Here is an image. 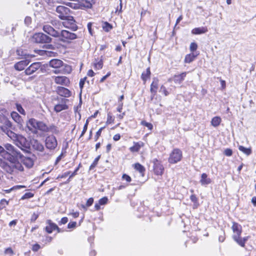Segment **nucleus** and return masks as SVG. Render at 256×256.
I'll return each mask as SVG.
<instances>
[{"label": "nucleus", "mask_w": 256, "mask_h": 256, "mask_svg": "<svg viewBox=\"0 0 256 256\" xmlns=\"http://www.w3.org/2000/svg\"><path fill=\"white\" fill-rule=\"evenodd\" d=\"M4 148L8 156L3 158L8 160L10 163L0 158V166L10 174L16 173L18 171H22L24 168L22 164L17 160L18 158L22 156L21 152L10 144H6Z\"/></svg>", "instance_id": "nucleus-1"}, {"label": "nucleus", "mask_w": 256, "mask_h": 256, "mask_svg": "<svg viewBox=\"0 0 256 256\" xmlns=\"http://www.w3.org/2000/svg\"><path fill=\"white\" fill-rule=\"evenodd\" d=\"M1 122L3 124V126L0 127L1 130L13 140L14 143L18 147L24 152L28 151L26 146V138L22 135L16 134L10 129L12 126L11 122L4 116L2 118Z\"/></svg>", "instance_id": "nucleus-2"}, {"label": "nucleus", "mask_w": 256, "mask_h": 256, "mask_svg": "<svg viewBox=\"0 0 256 256\" xmlns=\"http://www.w3.org/2000/svg\"><path fill=\"white\" fill-rule=\"evenodd\" d=\"M28 144L26 143V146L28 149V151L24 152L26 154H28V156H24L22 154V156L21 158H18L20 159L22 162L23 163L24 165H25L27 168H32L34 164V160L36 159V156L34 154H32L30 152V148L28 146Z\"/></svg>", "instance_id": "nucleus-3"}, {"label": "nucleus", "mask_w": 256, "mask_h": 256, "mask_svg": "<svg viewBox=\"0 0 256 256\" xmlns=\"http://www.w3.org/2000/svg\"><path fill=\"white\" fill-rule=\"evenodd\" d=\"M59 40L64 42L69 43L78 38L77 35L66 30H61L58 32Z\"/></svg>", "instance_id": "nucleus-4"}, {"label": "nucleus", "mask_w": 256, "mask_h": 256, "mask_svg": "<svg viewBox=\"0 0 256 256\" xmlns=\"http://www.w3.org/2000/svg\"><path fill=\"white\" fill-rule=\"evenodd\" d=\"M182 158V152L178 148H174L170 153L168 158V162L176 164L180 161Z\"/></svg>", "instance_id": "nucleus-5"}, {"label": "nucleus", "mask_w": 256, "mask_h": 256, "mask_svg": "<svg viewBox=\"0 0 256 256\" xmlns=\"http://www.w3.org/2000/svg\"><path fill=\"white\" fill-rule=\"evenodd\" d=\"M45 146L50 150H54L58 146V141L53 135L48 136L45 140Z\"/></svg>", "instance_id": "nucleus-6"}, {"label": "nucleus", "mask_w": 256, "mask_h": 256, "mask_svg": "<svg viewBox=\"0 0 256 256\" xmlns=\"http://www.w3.org/2000/svg\"><path fill=\"white\" fill-rule=\"evenodd\" d=\"M33 40L36 43H49L52 41V38L47 35L39 32L33 36Z\"/></svg>", "instance_id": "nucleus-7"}, {"label": "nucleus", "mask_w": 256, "mask_h": 256, "mask_svg": "<svg viewBox=\"0 0 256 256\" xmlns=\"http://www.w3.org/2000/svg\"><path fill=\"white\" fill-rule=\"evenodd\" d=\"M56 12L58 14V17L62 20H64L66 18H68L71 13L70 9L64 6H57Z\"/></svg>", "instance_id": "nucleus-8"}, {"label": "nucleus", "mask_w": 256, "mask_h": 256, "mask_svg": "<svg viewBox=\"0 0 256 256\" xmlns=\"http://www.w3.org/2000/svg\"><path fill=\"white\" fill-rule=\"evenodd\" d=\"M64 22H62V24L66 28H68L73 31H76L78 30V26L76 24V21L74 20L73 16H68L66 18Z\"/></svg>", "instance_id": "nucleus-9"}, {"label": "nucleus", "mask_w": 256, "mask_h": 256, "mask_svg": "<svg viewBox=\"0 0 256 256\" xmlns=\"http://www.w3.org/2000/svg\"><path fill=\"white\" fill-rule=\"evenodd\" d=\"M152 162L154 164V171L156 175H162L164 172V168L161 164V162L157 159L154 158Z\"/></svg>", "instance_id": "nucleus-10"}, {"label": "nucleus", "mask_w": 256, "mask_h": 256, "mask_svg": "<svg viewBox=\"0 0 256 256\" xmlns=\"http://www.w3.org/2000/svg\"><path fill=\"white\" fill-rule=\"evenodd\" d=\"M44 31L50 34V36L57 38L59 36V30H56L53 26L49 24H45L43 26Z\"/></svg>", "instance_id": "nucleus-11"}, {"label": "nucleus", "mask_w": 256, "mask_h": 256, "mask_svg": "<svg viewBox=\"0 0 256 256\" xmlns=\"http://www.w3.org/2000/svg\"><path fill=\"white\" fill-rule=\"evenodd\" d=\"M40 66V62H34L25 70L24 72L26 75H30L38 70Z\"/></svg>", "instance_id": "nucleus-12"}, {"label": "nucleus", "mask_w": 256, "mask_h": 256, "mask_svg": "<svg viewBox=\"0 0 256 256\" xmlns=\"http://www.w3.org/2000/svg\"><path fill=\"white\" fill-rule=\"evenodd\" d=\"M54 82L57 84L65 86H68L70 82L69 79L65 76H55Z\"/></svg>", "instance_id": "nucleus-13"}, {"label": "nucleus", "mask_w": 256, "mask_h": 256, "mask_svg": "<svg viewBox=\"0 0 256 256\" xmlns=\"http://www.w3.org/2000/svg\"><path fill=\"white\" fill-rule=\"evenodd\" d=\"M68 101V100L66 98H62V104H58L54 106V110L56 112H59L62 110H66L68 109V106L66 104V102Z\"/></svg>", "instance_id": "nucleus-14"}, {"label": "nucleus", "mask_w": 256, "mask_h": 256, "mask_svg": "<svg viewBox=\"0 0 256 256\" xmlns=\"http://www.w3.org/2000/svg\"><path fill=\"white\" fill-rule=\"evenodd\" d=\"M57 93L60 96L68 98L71 96V92L68 88L62 87L58 86L56 90Z\"/></svg>", "instance_id": "nucleus-15"}, {"label": "nucleus", "mask_w": 256, "mask_h": 256, "mask_svg": "<svg viewBox=\"0 0 256 256\" xmlns=\"http://www.w3.org/2000/svg\"><path fill=\"white\" fill-rule=\"evenodd\" d=\"M29 63L30 61L28 60H22L16 63L14 66V68L16 70L21 71L24 70Z\"/></svg>", "instance_id": "nucleus-16"}, {"label": "nucleus", "mask_w": 256, "mask_h": 256, "mask_svg": "<svg viewBox=\"0 0 256 256\" xmlns=\"http://www.w3.org/2000/svg\"><path fill=\"white\" fill-rule=\"evenodd\" d=\"M188 72H183L179 74H175L172 78V80L175 84H180L184 80Z\"/></svg>", "instance_id": "nucleus-17"}, {"label": "nucleus", "mask_w": 256, "mask_h": 256, "mask_svg": "<svg viewBox=\"0 0 256 256\" xmlns=\"http://www.w3.org/2000/svg\"><path fill=\"white\" fill-rule=\"evenodd\" d=\"M48 225L46 226V230L48 233L50 234L54 230H57L58 232H60V228L56 224L52 222L50 220L48 221Z\"/></svg>", "instance_id": "nucleus-18"}, {"label": "nucleus", "mask_w": 256, "mask_h": 256, "mask_svg": "<svg viewBox=\"0 0 256 256\" xmlns=\"http://www.w3.org/2000/svg\"><path fill=\"white\" fill-rule=\"evenodd\" d=\"M158 80L156 78H154L153 81L150 85V92L152 94L151 100H152L154 96L156 95L158 88Z\"/></svg>", "instance_id": "nucleus-19"}, {"label": "nucleus", "mask_w": 256, "mask_h": 256, "mask_svg": "<svg viewBox=\"0 0 256 256\" xmlns=\"http://www.w3.org/2000/svg\"><path fill=\"white\" fill-rule=\"evenodd\" d=\"M50 66L54 68H60L63 66V62L58 59H53L50 62Z\"/></svg>", "instance_id": "nucleus-20"}, {"label": "nucleus", "mask_w": 256, "mask_h": 256, "mask_svg": "<svg viewBox=\"0 0 256 256\" xmlns=\"http://www.w3.org/2000/svg\"><path fill=\"white\" fill-rule=\"evenodd\" d=\"M207 32L208 29L206 27H200L194 28L192 31V33L194 34H200L206 33Z\"/></svg>", "instance_id": "nucleus-21"}, {"label": "nucleus", "mask_w": 256, "mask_h": 256, "mask_svg": "<svg viewBox=\"0 0 256 256\" xmlns=\"http://www.w3.org/2000/svg\"><path fill=\"white\" fill-rule=\"evenodd\" d=\"M200 182L202 185H206L211 182V180L208 178V176L206 174L203 173L201 176Z\"/></svg>", "instance_id": "nucleus-22"}, {"label": "nucleus", "mask_w": 256, "mask_h": 256, "mask_svg": "<svg viewBox=\"0 0 256 256\" xmlns=\"http://www.w3.org/2000/svg\"><path fill=\"white\" fill-rule=\"evenodd\" d=\"M150 68H147L146 70L142 73L141 78L144 81V84H145L146 80L150 78Z\"/></svg>", "instance_id": "nucleus-23"}, {"label": "nucleus", "mask_w": 256, "mask_h": 256, "mask_svg": "<svg viewBox=\"0 0 256 256\" xmlns=\"http://www.w3.org/2000/svg\"><path fill=\"white\" fill-rule=\"evenodd\" d=\"M143 146V142H135L134 146L130 148L132 152H138L140 150V148Z\"/></svg>", "instance_id": "nucleus-24"}, {"label": "nucleus", "mask_w": 256, "mask_h": 256, "mask_svg": "<svg viewBox=\"0 0 256 256\" xmlns=\"http://www.w3.org/2000/svg\"><path fill=\"white\" fill-rule=\"evenodd\" d=\"M222 122V119L220 116H214L211 120V124L214 127L218 126Z\"/></svg>", "instance_id": "nucleus-25"}, {"label": "nucleus", "mask_w": 256, "mask_h": 256, "mask_svg": "<svg viewBox=\"0 0 256 256\" xmlns=\"http://www.w3.org/2000/svg\"><path fill=\"white\" fill-rule=\"evenodd\" d=\"M232 228L234 232V234L236 235H240L242 233V230L240 226H239L236 223H234Z\"/></svg>", "instance_id": "nucleus-26"}, {"label": "nucleus", "mask_w": 256, "mask_h": 256, "mask_svg": "<svg viewBox=\"0 0 256 256\" xmlns=\"http://www.w3.org/2000/svg\"><path fill=\"white\" fill-rule=\"evenodd\" d=\"M36 129L43 132H48V126L42 122L38 121Z\"/></svg>", "instance_id": "nucleus-27"}, {"label": "nucleus", "mask_w": 256, "mask_h": 256, "mask_svg": "<svg viewBox=\"0 0 256 256\" xmlns=\"http://www.w3.org/2000/svg\"><path fill=\"white\" fill-rule=\"evenodd\" d=\"M240 235H236L234 234L233 238L234 240L241 246L244 247L245 244L242 240V238H240Z\"/></svg>", "instance_id": "nucleus-28"}, {"label": "nucleus", "mask_w": 256, "mask_h": 256, "mask_svg": "<svg viewBox=\"0 0 256 256\" xmlns=\"http://www.w3.org/2000/svg\"><path fill=\"white\" fill-rule=\"evenodd\" d=\"M196 57V56H195L193 53L186 54L184 58V62L190 63L195 59Z\"/></svg>", "instance_id": "nucleus-29"}, {"label": "nucleus", "mask_w": 256, "mask_h": 256, "mask_svg": "<svg viewBox=\"0 0 256 256\" xmlns=\"http://www.w3.org/2000/svg\"><path fill=\"white\" fill-rule=\"evenodd\" d=\"M11 116L12 119L17 123L20 124L22 118L16 112H13L11 114Z\"/></svg>", "instance_id": "nucleus-30"}, {"label": "nucleus", "mask_w": 256, "mask_h": 256, "mask_svg": "<svg viewBox=\"0 0 256 256\" xmlns=\"http://www.w3.org/2000/svg\"><path fill=\"white\" fill-rule=\"evenodd\" d=\"M51 24L52 26L56 30L60 31V30L62 28V24L60 21L56 20H52Z\"/></svg>", "instance_id": "nucleus-31"}, {"label": "nucleus", "mask_w": 256, "mask_h": 256, "mask_svg": "<svg viewBox=\"0 0 256 256\" xmlns=\"http://www.w3.org/2000/svg\"><path fill=\"white\" fill-rule=\"evenodd\" d=\"M238 150L247 156H249L252 153V150L250 148H246L242 146H238Z\"/></svg>", "instance_id": "nucleus-32"}, {"label": "nucleus", "mask_w": 256, "mask_h": 256, "mask_svg": "<svg viewBox=\"0 0 256 256\" xmlns=\"http://www.w3.org/2000/svg\"><path fill=\"white\" fill-rule=\"evenodd\" d=\"M134 168L142 175L146 170L144 166L139 163H136L134 164Z\"/></svg>", "instance_id": "nucleus-33"}, {"label": "nucleus", "mask_w": 256, "mask_h": 256, "mask_svg": "<svg viewBox=\"0 0 256 256\" xmlns=\"http://www.w3.org/2000/svg\"><path fill=\"white\" fill-rule=\"evenodd\" d=\"M34 148L40 152H43L44 150V146L40 143L38 142V141H36L34 144Z\"/></svg>", "instance_id": "nucleus-34"}, {"label": "nucleus", "mask_w": 256, "mask_h": 256, "mask_svg": "<svg viewBox=\"0 0 256 256\" xmlns=\"http://www.w3.org/2000/svg\"><path fill=\"white\" fill-rule=\"evenodd\" d=\"M48 132H50L55 134H58L59 133L60 130L57 126L54 125H52L48 127Z\"/></svg>", "instance_id": "nucleus-35"}, {"label": "nucleus", "mask_w": 256, "mask_h": 256, "mask_svg": "<svg viewBox=\"0 0 256 256\" xmlns=\"http://www.w3.org/2000/svg\"><path fill=\"white\" fill-rule=\"evenodd\" d=\"M38 121L35 120L34 118H30L28 120V125H30L31 126L34 128H36Z\"/></svg>", "instance_id": "nucleus-36"}, {"label": "nucleus", "mask_w": 256, "mask_h": 256, "mask_svg": "<svg viewBox=\"0 0 256 256\" xmlns=\"http://www.w3.org/2000/svg\"><path fill=\"white\" fill-rule=\"evenodd\" d=\"M103 29L106 32H109L112 28V26L108 22H104L102 26Z\"/></svg>", "instance_id": "nucleus-37"}, {"label": "nucleus", "mask_w": 256, "mask_h": 256, "mask_svg": "<svg viewBox=\"0 0 256 256\" xmlns=\"http://www.w3.org/2000/svg\"><path fill=\"white\" fill-rule=\"evenodd\" d=\"M64 74H70L72 70V67L68 64H66L64 68L61 70Z\"/></svg>", "instance_id": "nucleus-38"}, {"label": "nucleus", "mask_w": 256, "mask_h": 256, "mask_svg": "<svg viewBox=\"0 0 256 256\" xmlns=\"http://www.w3.org/2000/svg\"><path fill=\"white\" fill-rule=\"evenodd\" d=\"M100 158V156H98L94 159V161L90 166V170H93L96 166Z\"/></svg>", "instance_id": "nucleus-39"}, {"label": "nucleus", "mask_w": 256, "mask_h": 256, "mask_svg": "<svg viewBox=\"0 0 256 256\" xmlns=\"http://www.w3.org/2000/svg\"><path fill=\"white\" fill-rule=\"evenodd\" d=\"M16 54L18 56H20L22 58H26V56L27 55L26 52L23 50L22 48H18L16 50Z\"/></svg>", "instance_id": "nucleus-40"}, {"label": "nucleus", "mask_w": 256, "mask_h": 256, "mask_svg": "<svg viewBox=\"0 0 256 256\" xmlns=\"http://www.w3.org/2000/svg\"><path fill=\"white\" fill-rule=\"evenodd\" d=\"M54 52L50 51L48 50H40L39 54L41 56H52V54H53Z\"/></svg>", "instance_id": "nucleus-41"}, {"label": "nucleus", "mask_w": 256, "mask_h": 256, "mask_svg": "<svg viewBox=\"0 0 256 256\" xmlns=\"http://www.w3.org/2000/svg\"><path fill=\"white\" fill-rule=\"evenodd\" d=\"M94 202V198H88L86 202V205H82V208L86 209V207H89L92 205Z\"/></svg>", "instance_id": "nucleus-42"}, {"label": "nucleus", "mask_w": 256, "mask_h": 256, "mask_svg": "<svg viewBox=\"0 0 256 256\" xmlns=\"http://www.w3.org/2000/svg\"><path fill=\"white\" fill-rule=\"evenodd\" d=\"M34 194L28 192L24 194L21 198V200H26L30 198H32L34 196Z\"/></svg>", "instance_id": "nucleus-43"}, {"label": "nucleus", "mask_w": 256, "mask_h": 256, "mask_svg": "<svg viewBox=\"0 0 256 256\" xmlns=\"http://www.w3.org/2000/svg\"><path fill=\"white\" fill-rule=\"evenodd\" d=\"M141 124L142 125L147 127L150 130H152L153 128V126L151 123L148 122L144 120L142 121Z\"/></svg>", "instance_id": "nucleus-44"}, {"label": "nucleus", "mask_w": 256, "mask_h": 256, "mask_svg": "<svg viewBox=\"0 0 256 256\" xmlns=\"http://www.w3.org/2000/svg\"><path fill=\"white\" fill-rule=\"evenodd\" d=\"M16 107L18 111L21 114L24 115L25 114V111L22 106L20 104H16Z\"/></svg>", "instance_id": "nucleus-45"}, {"label": "nucleus", "mask_w": 256, "mask_h": 256, "mask_svg": "<svg viewBox=\"0 0 256 256\" xmlns=\"http://www.w3.org/2000/svg\"><path fill=\"white\" fill-rule=\"evenodd\" d=\"M0 155L2 157H6V156H8L6 152V150L4 147L0 145Z\"/></svg>", "instance_id": "nucleus-46"}, {"label": "nucleus", "mask_w": 256, "mask_h": 256, "mask_svg": "<svg viewBox=\"0 0 256 256\" xmlns=\"http://www.w3.org/2000/svg\"><path fill=\"white\" fill-rule=\"evenodd\" d=\"M122 178V180H126L128 182H130L132 181L131 178L126 174H123Z\"/></svg>", "instance_id": "nucleus-47"}, {"label": "nucleus", "mask_w": 256, "mask_h": 256, "mask_svg": "<svg viewBox=\"0 0 256 256\" xmlns=\"http://www.w3.org/2000/svg\"><path fill=\"white\" fill-rule=\"evenodd\" d=\"M198 48V45L196 42H192L190 44V49L192 52L195 51Z\"/></svg>", "instance_id": "nucleus-48"}, {"label": "nucleus", "mask_w": 256, "mask_h": 256, "mask_svg": "<svg viewBox=\"0 0 256 256\" xmlns=\"http://www.w3.org/2000/svg\"><path fill=\"white\" fill-rule=\"evenodd\" d=\"M114 118H113L112 116L110 114L108 113V114L106 123L108 124H110L114 122Z\"/></svg>", "instance_id": "nucleus-49"}, {"label": "nucleus", "mask_w": 256, "mask_h": 256, "mask_svg": "<svg viewBox=\"0 0 256 256\" xmlns=\"http://www.w3.org/2000/svg\"><path fill=\"white\" fill-rule=\"evenodd\" d=\"M108 200V198L105 196L100 199L98 200V202L100 204V205H104L107 203Z\"/></svg>", "instance_id": "nucleus-50"}, {"label": "nucleus", "mask_w": 256, "mask_h": 256, "mask_svg": "<svg viewBox=\"0 0 256 256\" xmlns=\"http://www.w3.org/2000/svg\"><path fill=\"white\" fill-rule=\"evenodd\" d=\"M88 120H86V124H84V126L83 130L82 132L80 137H82L84 134L85 132H86L87 128H88Z\"/></svg>", "instance_id": "nucleus-51"}, {"label": "nucleus", "mask_w": 256, "mask_h": 256, "mask_svg": "<svg viewBox=\"0 0 256 256\" xmlns=\"http://www.w3.org/2000/svg\"><path fill=\"white\" fill-rule=\"evenodd\" d=\"M103 62L102 60L94 64V68L98 70L101 69L102 67Z\"/></svg>", "instance_id": "nucleus-52"}, {"label": "nucleus", "mask_w": 256, "mask_h": 256, "mask_svg": "<svg viewBox=\"0 0 256 256\" xmlns=\"http://www.w3.org/2000/svg\"><path fill=\"white\" fill-rule=\"evenodd\" d=\"M224 154L228 156H230L232 154V150L230 148H226L224 152Z\"/></svg>", "instance_id": "nucleus-53"}, {"label": "nucleus", "mask_w": 256, "mask_h": 256, "mask_svg": "<svg viewBox=\"0 0 256 256\" xmlns=\"http://www.w3.org/2000/svg\"><path fill=\"white\" fill-rule=\"evenodd\" d=\"M104 128V127H102L100 128L96 132V134L95 136V140L96 141L98 138L99 136H100L102 132V130Z\"/></svg>", "instance_id": "nucleus-54"}, {"label": "nucleus", "mask_w": 256, "mask_h": 256, "mask_svg": "<svg viewBox=\"0 0 256 256\" xmlns=\"http://www.w3.org/2000/svg\"><path fill=\"white\" fill-rule=\"evenodd\" d=\"M81 166V164H80L76 168L74 171L70 175V178H72L76 174L77 172L79 170Z\"/></svg>", "instance_id": "nucleus-55"}, {"label": "nucleus", "mask_w": 256, "mask_h": 256, "mask_svg": "<svg viewBox=\"0 0 256 256\" xmlns=\"http://www.w3.org/2000/svg\"><path fill=\"white\" fill-rule=\"evenodd\" d=\"M8 204V202H7L5 199H2L0 202V206H2V208H5Z\"/></svg>", "instance_id": "nucleus-56"}, {"label": "nucleus", "mask_w": 256, "mask_h": 256, "mask_svg": "<svg viewBox=\"0 0 256 256\" xmlns=\"http://www.w3.org/2000/svg\"><path fill=\"white\" fill-rule=\"evenodd\" d=\"M160 92H163L165 96H167L168 94V92L166 90V88L164 86H161L160 88Z\"/></svg>", "instance_id": "nucleus-57"}, {"label": "nucleus", "mask_w": 256, "mask_h": 256, "mask_svg": "<svg viewBox=\"0 0 256 256\" xmlns=\"http://www.w3.org/2000/svg\"><path fill=\"white\" fill-rule=\"evenodd\" d=\"M86 79V77L80 79V84H79L80 88V89H82L83 88Z\"/></svg>", "instance_id": "nucleus-58"}, {"label": "nucleus", "mask_w": 256, "mask_h": 256, "mask_svg": "<svg viewBox=\"0 0 256 256\" xmlns=\"http://www.w3.org/2000/svg\"><path fill=\"white\" fill-rule=\"evenodd\" d=\"M76 222H70L68 223V228H74L76 226Z\"/></svg>", "instance_id": "nucleus-59"}, {"label": "nucleus", "mask_w": 256, "mask_h": 256, "mask_svg": "<svg viewBox=\"0 0 256 256\" xmlns=\"http://www.w3.org/2000/svg\"><path fill=\"white\" fill-rule=\"evenodd\" d=\"M40 248V246L38 244H35L33 245L32 250L34 252H37Z\"/></svg>", "instance_id": "nucleus-60"}, {"label": "nucleus", "mask_w": 256, "mask_h": 256, "mask_svg": "<svg viewBox=\"0 0 256 256\" xmlns=\"http://www.w3.org/2000/svg\"><path fill=\"white\" fill-rule=\"evenodd\" d=\"M31 20H32V19H31V18L30 17H29V16H26V18H25V20H24V22L25 24H26V25H29L30 23H31Z\"/></svg>", "instance_id": "nucleus-61"}, {"label": "nucleus", "mask_w": 256, "mask_h": 256, "mask_svg": "<svg viewBox=\"0 0 256 256\" xmlns=\"http://www.w3.org/2000/svg\"><path fill=\"white\" fill-rule=\"evenodd\" d=\"M190 199L192 202L194 203L197 202H198V198L194 194H192L190 196Z\"/></svg>", "instance_id": "nucleus-62"}, {"label": "nucleus", "mask_w": 256, "mask_h": 256, "mask_svg": "<svg viewBox=\"0 0 256 256\" xmlns=\"http://www.w3.org/2000/svg\"><path fill=\"white\" fill-rule=\"evenodd\" d=\"M4 253L6 254H14V252L10 248H7L6 249L5 251H4Z\"/></svg>", "instance_id": "nucleus-63"}, {"label": "nucleus", "mask_w": 256, "mask_h": 256, "mask_svg": "<svg viewBox=\"0 0 256 256\" xmlns=\"http://www.w3.org/2000/svg\"><path fill=\"white\" fill-rule=\"evenodd\" d=\"M68 222V218L66 217H64L61 219L60 224H66Z\"/></svg>", "instance_id": "nucleus-64"}]
</instances>
